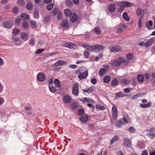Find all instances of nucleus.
<instances>
[{"label":"nucleus","mask_w":155,"mask_h":155,"mask_svg":"<svg viewBox=\"0 0 155 155\" xmlns=\"http://www.w3.org/2000/svg\"><path fill=\"white\" fill-rule=\"evenodd\" d=\"M123 60L122 58L120 57L118 58L115 59L111 61L110 63V64L113 67H118Z\"/></svg>","instance_id":"obj_1"},{"label":"nucleus","mask_w":155,"mask_h":155,"mask_svg":"<svg viewBox=\"0 0 155 155\" xmlns=\"http://www.w3.org/2000/svg\"><path fill=\"white\" fill-rule=\"evenodd\" d=\"M72 94L75 96H78V83H75L74 84L72 87Z\"/></svg>","instance_id":"obj_2"},{"label":"nucleus","mask_w":155,"mask_h":155,"mask_svg":"<svg viewBox=\"0 0 155 155\" xmlns=\"http://www.w3.org/2000/svg\"><path fill=\"white\" fill-rule=\"evenodd\" d=\"M109 50L111 52H118L121 50V48L118 45L110 46Z\"/></svg>","instance_id":"obj_3"},{"label":"nucleus","mask_w":155,"mask_h":155,"mask_svg":"<svg viewBox=\"0 0 155 155\" xmlns=\"http://www.w3.org/2000/svg\"><path fill=\"white\" fill-rule=\"evenodd\" d=\"M104 47L101 45H92V51L93 50L101 51L104 50Z\"/></svg>","instance_id":"obj_4"},{"label":"nucleus","mask_w":155,"mask_h":155,"mask_svg":"<svg viewBox=\"0 0 155 155\" xmlns=\"http://www.w3.org/2000/svg\"><path fill=\"white\" fill-rule=\"evenodd\" d=\"M127 121L125 117H124L116 122L115 125L117 127H120L124 123H127Z\"/></svg>","instance_id":"obj_5"},{"label":"nucleus","mask_w":155,"mask_h":155,"mask_svg":"<svg viewBox=\"0 0 155 155\" xmlns=\"http://www.w3.org/2000/svg\"><path fill=\"white\" fill-rule=\"evenodd\" d=\"M71 98L69 95H66L64 96L63 98V101L66 104H69L71 101Z\"/></svg>","instance_id":"obj_6"},{"label":"nucleus","mask_w":155,"mask_h":155,"mask_svg":"<svg viewBox=\"0 0 155 155\" xmlns=\"http://www.w3.org/2000/svg\"><path fill=\"white\" fill-rule=\"evenodd\" d=\"M112 114L113 118L116 119L117 116V111L116 107L113 106L112 107Z\"/></svg>","instance_id":"obj_7"},{"label":"nucleus","mask_w":155,"mask_h":155,"mask_svg":"<svg viewBox=\"0 0 155 155\" xmlns=\"http://www.w3.org/2000/svg\"><path fill=\"white\" fill-rule=\"evenodd\" d=\"M12 42L17 46L21 45V41L18 37L12 38Z\"/></svg>","instance_id":"obj_8"},{"label":"nucleus","mask_w":155,"mask_h":155,"mask_svg":"<svg viewBox=\"0 0 155 155\" xmlns=\"http://www.w3.org/2000/svg\"><path fill=\"white\" fill-rule=\"evenodd\" d=\"M65 47L71 49H75L77 48L76 46L70 42L66 43L65 44Z\"/></svg>","instance_id":"obj_9"},{"label":"nucleus","mask_w":155,"mask_h":155,"mask_svg":"<svg viewBox=\"0 0 155 155\" xmlns=\"http://www.w3.org/2000/svg\"><path fill=\"white\" fill-rule=\"evenodd\" d=\"M88 75L87 71H86L82 73H81L78 75V78L80 80L86 78Z\"/></svg>","instance_id":"obj_10"},{"label":"nucleus","mask_w":155,"mask_h":155,"mask_svg":"<svg viewBox=\"0 0 155 155\" xmlns=\"http://www.w3.org/2000/svg\"><path fill=\"white\" fill-rule=\"evenodd\" d=\"M124 140L125 146L127 147H130L131 146V140L126 137L124 139Z\"/></svg>","instance_id":"obj_11"},{"label":"nucleus","mask_w":155,"mask_h":155,"mask_svg":"<svg viewBox=\"0 0 155 155\" xmlns=\"http://www.w3.org/2000/svg\"><path fill=\"white\" fill-rule=\"evenodd\" d=\"M45 75L42 73H39L38 74L37 78L38 80L40 81H42L45 80Z\"/></svg>","instance_id":"obj_12"},{"label":"nucleus","mask_w":155,"mask_h":155,"mask_svg":"<svg viewBox=\"0 0 155 155\" xmlns=\"http://www.w3.org/2000/svg\"><path fill=\"white\" fill-rule=\"evenodd\" d=\"M80 101H82L84 103L85 102H90L91 103H94V101L92 99L89 98L84 97L83 98L80 99Z\"/></svg>","instance_id":"obj_13"},{"label":"nucleus","mask_w":155,"mask_h":155,"mask_svg":"<svg viewBox=\"0 0 155 155\" xmlns=\"http://www.w3.org/2000/svg\"><path fill=\"white\" fill-rule=\"evenodd\" d=\"M78 19V17L77 14L73 13L70 16V19L71 21L72 22H75Z\"/></svg>","instance_id":"obj_14"},{"label":"nucleus","mask_w":155,"mask_h":155,"mask_svg":"<svg viewBox=\"0 0 155 155\" xmlns=\"http://www.w3.org/2000/svg\"><path fill=\"white\" fill-rule=\"evenodd\" d=\"M136 13L137 16L144 15V12L142 8H138L137 9Z\"/></svg>","instance_id":"obj_15"},{"label":"nucleus","mask_w":155,"mask_h":155,"mask_svg":"<svg viewBox=\"0 0 155 155\" xmlns=\"http://www.w3.org/2000/svg\"><path fill=\"white\" fill-rule=\"evenodd\" d=\"M154 39L155 38H152L149 40L146 43L145 47L147 48L151 45L153 43Z\"/></svg>","instance_id":"obj_16"},{"label":"nucleus","mask_w":155,"mask_h":155,"mask_svg":"<svg viewBox=\"0 0 155 155\" xmlns=\"http://www.w3.org/2000/svg\"><path fill=\"white\" fill-rule=\"evenodd\" d=\"M67 62L65 61L60 60L56 62L54 64V65L56 66H58L62 65L63 64H67Z\"/></svg>","instance_id":"obj_17"},{"label":"nucleus","mask_w":155,"mask_h":155,"mask_svg":"<svg viewBox=\"0 0 155 155\" xmlns=\"http://www.w3.org/2000/svg\"><path fill=\"white\" fill-rule=\"evenodd\" d=\"M3 24L5 27L7 28H10L12 26V22L11 21H5L3 22Z\"/></svg>","instance_id":"obj_18"},{"label":"nucleus","mask_w":155,"mask_h":155,"mask_svg":"<svg viewBox=\"0 0 155 155\" xmlns=\"http://www.w3.org/2000/svg\"><path fill=\"white\" fill-rule=\"evenodd\" d=\"M69 24L68 20L66 19L63 20L61 22V26L64 28H67L69 26Z\"/></svg>","instance_id":"obj_19"},{"label":"nucleus","mask_w":155,"mask_h":155,"mask_svg":"<svg viewBox=\"0 0 155 155\" xmlns=\"http://www.w3.org/2000/svg\"><path fill=\"white\" fill-rule=\"evenodd\" d=\"M28 34L27 32H22L21 34V38L25 41H27L28 39Z\"/></svg>","instance_id":"obj_20"},{"label":"nucleus","mask_w":155,"mask_h":155,"mask_svg":"<svg viewBox=\"0 0 155 155\" xmlns=\"http://www.w3.org/2000/svg\"><path fill=\"white\" fill-rule=\"evenodd\" d=\"M64 13L65 15L67 17L70 16L72 14L71 10L68 8H67L64 11Z\"/></svg>","instance_id":"obj_21"},{"label":"nucleus","mask_w":155,"mask_h":155,"mask_svg":"<svg viewBox=\"0 0 155 155\" xmlns=\"http://www.w3.org/2000/svg\"><path fill=\"white\" fill-rule=\"evenodd\" d=\"M109 11L110 12H114L116 9L115 5L113 4H110L108 8Z\"/></svg>","instance_id":"obj_22"},{"label":"nucleus","mask_w":155,"mask_h":155,"mask_svg":"<svg viewBox=\"0 0 155 155\" xmlns=\"http://www.w3.org/2000/svg\"><path fill=\"white\" fill-rule=\"evenodd\" d=\"M88 120V115L85 114L80 119V121L82 122L85 123L87 122Z\"/></svg>","instance_id":"obj_23"},{"label":"nucleus","mask_w":155,"mask_h":155,"mask_svg":"<svg viewBox=\"0 0 155 155\" xmlns=\"http://www.w3.org/2000/svg\"><path fill=\"white\" fill-rule=\"evenodd\" d=\"M123 3V7H130L132 6L133 4L132 3L129 2H128L124 1Z\"/></svg>","instance_id":"obj_24"},{"label":"nucleus","mask_w":155,"mask_h":155,"mask_svg":"<svg viewBox=\"0 0 155 155\" xmlns=\"http://www.w3.org/2000/svg\"><path fill=\"white\" fill-rule=\"evenodd\" d=\"M34 18L36 19H38L39 18V12L38 9H35L33 13Z\"/></svg>","instance_id":"obj_25"},{"label":"nucleus","mask_w":155,"mask_h":155,"mask_svg":"<svg viewBox=\"0 0 155 155\" xmlns=\"http://www.w3.org/2000/svg\"><path fill=\"white\" fill-rule=\"evenodd\" d=\"M151 103L150 102H149L146 104H140V106L142 108H145L149 107L151 106Z\"/></svg>","instance_id":"obj_26"},{"label":"nucleus","mask_w":155,"mask_h":155,"mask_svg":"<svg viewBox=\"0 0 155 155\" xmlns=\"http://www.w3.org/2000/svg\"><path fill=\"white\" fill-rule=\"evenodd\" d=\"M54 84L55 87L59 88L61 87L60 81L57 79H56L54 81Z\"/></svg>","instance_id":"obj_27"},{"label":"nucleus","mask_w":155,"mask_h":155,"mask_svg":"<svg viewBox=\"0 0 155 155\" xmlns=\"http://www.w3.org/2000/svg\"><path fill=\"white\" fill-rule=\"evenodd\" d=\"M94 90V87H91L87 89L83 90V91L86 93H90L92 92Z\"/></svg>","instance_id":"obj_28"},{"label":"nucleus","mask_w":155,"mask_h":155,"mask_svg":"<svg viewBox=\"0 0 155 155\" xmlns=\"http://www.w3.org/2000/svg\"><path fill=\"white\" fill-rule=\"evenodd\" d=\"M123 18L127 21H128L130 20V18L126 12H124L123 13Z\"/></svg>","instance_id":"obj_29"},{"label":"nucleus","mask_w":155,"mask_h":155,"mask_svg":"<svg viewBox=\"0 0 155 155\" xmlns=\"http://www.w3.org/2000/svg\"><path fill=\"white\" fill-rule=\"evenodd\" d=\"M153 23L152 21H148L146 22V26L147 28L149 29H151V27L153 25Z\"/></svg>","instance_id":"obj_30"},{"label":"nucleus","mask_w":155,"mask_h":155,"mask_svg":"<svg viewBox=\"0 0 155 155\" xmlns=\"http://www.w3.org/2000/svg\"><path fill=\"white\" fill-rule=\"evenodd\" d=\"M106 73L105 69L104 68H101L99 71V74L101 76L104 75Z\"/></svg>","instance_id":"obj_31"},{"label":"nucleus","mask_w":155,"mask_h":155,"mask_svg":"<svg viewBox=\"0 0 155 155\" xmlns=\"http://www.w3.org/2000/svg\"><path fill=\"white\" fill-rule=\"evenodd\" d=\"M111 80L110 77L108 76H105L103 78L104 82L106 83H109Z\"/></svg>","instance_id":"obj_32"},{"label":"nucleus","mask_w":155,"mask_h":155,"mask_svg":"<svg viewBox=\"0 0 155 155\" xmlns=\"http://www.w3.org/2000/svg\"><path fill=\"white\" fill-rule=\"evenodd\" d=\"M17 3L18 5L20 6H24L25 4V2L24 0H18Z\"/></svg>","instance_id":"obj_33"},{"label":"nucleus","mask_w":155,"mask_h":155,"mask_svg":"<svg viewBox=\"0 0 155 155\" xmlns=\"http://www.w3.org/2000/svg\"><path fill=\"white\" fill-rule=\"evenodd\" d=\"M21 17L24 19L28 20L29 18V16L27 13H23L21 15Z\"/></svg>","instance_id":"obj_34"},{"label":"nucleus","mask_w":155,"mask_h":155,"mask_svg":"<svg viewBox=\"0 0 155 155\" xmlns=\"http://www.w3.org/2000/svg\"><path fill=\"white\" fill-rule=\"evenodd\" d=\"M82 46L83 47L89 50L90 51H92V45L90 46L84 44Z\"/></svg>","instance_id":"obj_35"},{"label":"nucleus","mask_w":155,"mask_h":155,"mask_svg":"<svg viewBox=\"0 0 155 155\" xmlns=\"http://www.w3.org/2000/svg\"><path fill=\"white\" fill-rule=\"evenodd\" d=\"M49 88L50 91L53 93H55L57 91L55 87L53 85L49 86Z\"/></svg>","instance_id":"obj_36"},{"label":"nucleus","mask_w":155,"mask_h":155,"mask_svg":"<svg viewBox=\"0 0 155 155\" xmlns=\"http://www.w3.org/2000/svg\"><path fill=\"white\" fill-rule=\"evenodd\" d=\"M137 79L139 82H142L144 79L143 76L141 74L138 75L137 77Z\"/></svg>","instance_id":"obj_37"},{"label":"nucleus","mask_w":155,"mask_h":155,"mask_svg":"<svg viewBox=\"0 0 155 155\" xmlns=\"http://www.w3.org/2000/svg\"><path fill=\"white\" fill-rule=\"evenodd\" d=\"M78 104L76 102H74L71 104V106L73 109L74 110L78 108Z\"/></svg>","instance_id":"obj_38"},{"label":"nucleus","mask_w":155,"mask_h":155,"mask_svg":"<svg viewBox=\"0 0 155 155\" xmlns=\"http://www.w3.org/2000/svg\"><path fill=\"white\" fill-rule=\"evenodd\" d=\"M118 83V80L115 78L111 81V84L113 86H115L117 85Z\"/></svg>","instance_id":"obj_39"},{"label":"nucleus","mask_w":155,"mask_h":155,"mask_svg":"<svg viewBox=\"0 0 155 155\" xmlns=\"http://www.w3.org/2000/svg\"><path fill=\"white\" fill-rule=\"evenodd\" d=\"M121 83L124 85L128 84L129 83V80H127L125 79H122L120 81Z\"/></svg>","instance_id":"obj_40"},{"label":"nucleus","mask_w":155,"mask_h":155,"mask_svg":"<svg viewBox=\"0 0 155 155\" xmlns=\"http://www.w3.org/2000/svg\"><path fill=\"white\" fill-rule=\"evenodd\" d=\"M118 136H114L111 139L110 141V143L112 144L116 140L118 139Z\"/></svg>","instance_id":"obj_41"},{"label":"nucleus","mask_w":155,"mask_h":155,"mask_svg":"<svg viewBox=\"0 0 155 155\" xmlns=\"http://www.w3.org/2000/svg\"><path fill=\"white\" fill-rule=\"evenodd\" d=\"M26 7L28 9L31 10L33 8V6L31 3L28 2L27 4Z\"/></svg>","instance_id":"obj_42"},{"label":"nucleus","mask_w":155,"mask_h":155,"mask_svg":"<svg viewBox=\"0 0 155 155\" xmlns=\"http://www.w3.org/2000/svg\"><path fill=\"white\" fill-rule=\"evenodd\" d=\"M124 96V94H123L121 91L116 93V97H122Z\"/></svg>","instance_id":"obj_43"},{"label":"nucleus","mask_w":155,"mask_h":155,"mask_svg":"<svg viewBox=\"0 0 155 155\" xmlns=\"http://www.w3.org/2000/svg\"><path fill=\"white\" fill-rule=\"evenodd\" d=\"M19 11L18 8L16 7H13L12 8V11L15 14H16L18 13Z\"/></svg>","instance_id":"obj_44"},{"label":"nucleus","mask_w":155,"mask_h":155,"mask_svg":"<svg viewBox=\"0 0 155 155\" xmlns=\"http://www.w3.org/2000/svg\"><path fill=\"white\" fill-rule=\"evenodd\" d=\"M30 22L32 28L35 29L37 27V26L35 22L33 21H31Z\"/></svg>","instance_id":"obj_45"},{"label":"nucleus","mask_w":155,"mask_h":155,"mask_svg":"<svg viewBox=\"0 0 155 155\" xmlns=\"http://www.w3.org/2000/svg\"><path fill=\"white\" fill-rule=\"evenodd\" d=\"M78 113L80 116H82L83 115L84 113V110L82 109H80L78 110Z\"/></svg>","instance_id":"obj_46"},{"label":"nucleus","mask_w":155,"mask_h":155,"mask_svg":"<svg viewBox=\"0 0 155 155\" xmlns=\"http://www.w3.org/2000/svg\"><path fill=\"white\" fill-rule=\"evenodd\" d=\"M96 107L98 109H100V110H103L105 109V107L99 104H96Z\"/></svg>","instance_id":"obj_47"},{"label":"nucleus","mask_w":155,"mask_h":155,"mask_svg":"<svg viewBox=\"0 0 155 155\" xmlns=\"http://www.w3.org/2000/svg\"><path fill=\"white\" fill-rule=\"evenodd\" d=\"M50 19V17L49 15H45L44 18V20L45 22H48Z\"/></svg>","instance_id":"obj_48"},{"label":"nucleus","mask_w":155,"mask_h":155,"mask_svg":"<svg viewBox=\"0 0 155 155\" xmlns=\"http://www.w3.org/2000/svg\"><path fill=\"white\" fill-rule=\"evenodd\" d=\"M54 5L53 3H51L47 6V8L49 11L51 10L53 7Z\"/></svg>","instance_id":"obj_49"},{"label":"nucleus","mask_w":155,"mask_h":155,"mask_svg":"<svg viewBox=\"0 0 155 155\" xmlns=\"http://www.w3.org/2000/svg\"><path fill=\"white\" fill-rule=\"evenodd\" d=\"M28 23L27 22L25 21L23 23L22 27L26 29L28 28Z\"/></svg>","instance_id":"obj_50"},{"label":"nucleus","mask_w":155,"mask_h":155,"mask_svg":"<svg viewBox=\"0 0 155 155\" xmlns=\"http://www.w3.org/2000/svg\"><path fill=\"white\" fill-rule=\"evenodd\" d=\"M126 56L127 58L129 60H131L133 58V55L131 54H127Z\"/></svg>","instance_id":"obj_51"},{"label":"nucleus","mask_w":155,"mask_h":155,"mask_svg":"<svg viewBox=\"0 0 155 155\" xmlns=\"http://www.w3.org/2000/svg\"><path fill=\"white\" fill-rule=\"evenodd\" d=\"M66 4L67 5L69 6H71L73 4L72 2L70 0H67L66 1Z\"/></svg>","instance_id":"obj_52"},{"label":"nucleus","mask_w":155,"mask_h":155,"mask_svg":"<svg viewBox=\"0 0 155 155\" xmlns=\"http://www.w3.org/2000/svg\"><path fill=\"white\" fill-rule=\"evenodd\" d=\"M150 132L149 133V134L150 136L152 137H154L155 136V131L154 130H150Z\"/></svg>","instance_id":"obj_53"},{"label":"nucleus","mask_w":155,"mask_h":155,"mask_svg":"<svg viewBox=\"0 0 155 155\" xmlns=\"http://www.w3.org/2000/svg\"><path fill=\"white\" fill-rule=\"evenodd\" d=\"M44 51V49H40L37 50L35 52L36 54H39Z\"/></svg>","instance_id":"obj_54"},{"label":"nucleus","mask_w":155,"mask_h":155,"mask_svg":"<svg viewBox=\"0 0 155 155\" xmlns=\"http://www.w3.org/2000/svg\"><path fill=\"white\" fill-rule=\"evenodd\" d=\"M21 21V20L20 18H17L15 21V24L16 25L18 26L19 25Z\"/></svg>","instance_id":"obj_55"},{"label":"nucleus","mask_w":155,"mask_h":155,"mask_svg":"<svg viewBox=\"0 0 155 155\" xmlns=\"http://www.w3.org/2000/svg\"><path fill=\"white\" fill-rule=\"evenodd\" d=\"M94 30L95 33L98 34L100 33L101 32L100 29L97 27L95 28L94 29Z\"/></svg>","instance_id":"obj_56"},{"label":"nucleus","mask_w":155,"mask_h":155,"mask_svg":"<svg viewBox=\"0 0 155 155\" xmlns=\"http://www.w3.org/2000/svg\"><path fill=\"white\" fill-rule=\"evenodd\" d=\"M20 32V30H18L17 29H14L13 30V33L14 34H17L19 33Z\"/></svg>","instance_id":"obj_57"},{"label":"nucleus","mask_w":155,"mask_h":155,"mask_svg":"<svg viewBox=\"0 0 155 155\" xmlns=\"http://www.w3.org/2000/svg\"><path fill=\"white\" fill-rule=\"evenodd\" d=\"M35 41L34 39L31 38L30 40L29 44L32 45H33L35 44Z\"/></svg>","instance_id":"obj_58"},{"label":"nucleus","mask_w":155,"mask_h":155,"mask_svg":"<svg viewBox=\"0 0 155 155\" xmlns=\"http://www.w3.org/2000/svg\"><path fill=\"white\" fill-rule=\"evenodd\" d=\"M52 12L54 15V16H55L58 13V9L57 8H54L53 9Z\"/></svg>","instance_id":"obj_59"},{"label":"nucleus","mask_w":155,"mask_h":155,"mask_svg":"<svg viewBox=\"0 0 155 155\" xmlns=\"http://www.w3.org/2000/svg\"><path fill=\"white\" fill-rule=\"evenodd\" d=\"M129 130L131 133H134L135 132V129L134 127H131L129 128Z\"/></svg>","instance_id":"obj_60"},{"label":"nucleus","mask_w":155,"mask_h":155,"mask_svg":"<svg viewBox=\"0 0 155 155\" xmlns=\"http://www.w3.org/2000/svg\"><path fill=\"white\" fill-rule=\"evenodd\" d=\"M84 55L86 58H88L89 56L88 52L86 51L84 52Z\"/></svg>","instance_id":"obj_61"},{"label":"nucleus","mask_w":155,"mask_h":155,"mask_svg":"<svg viewBox=\"0 0 155 155\" xmlns=\"http://www.w3.org/2000/svg\"><path fill=\"white\" fill-rule=\"evenodd\" d=\"M91 83L94 84H95L97 83V80L95 78L92 79L91 80Z\"/></svg>","instance_id":"obj_62"},{"label":"nucleus","mask_w":155,"mask_h":155,"mask_svg":"<svg viewBox=\"0 0 155 155\" xmlns=\"http://www.w3.org/2000/svg\"><path fill=\"white\" fill-rule=\"evenodd\" d=\"M130 88H127L124 89V93H128L130 92Z\"/></svg>","instance_id":"obj_63"},{"label":"nucleus","mask_w":155,"mask_h":155,"mask_svg":"<svg viewBox=\"0 0 155 155\" xmlns=\"http://www.w3.org/2000/svg\"><path fill=\"white\" fill-rule=\"evenodd\" d=\"M123 29H122V28H120V27H119V28H117V32L119 33V32H123Z\"/></svg>","instance_id":"obj_64"}]
</instances>
